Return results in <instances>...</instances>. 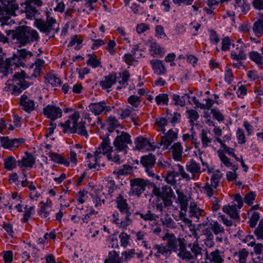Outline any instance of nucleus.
<instances>
[{"instance_id":"f257e3e1","label":"nucleus","mask_w":263,"mask_h":263,"mask_svg":"<svg viewBox=\"0 0 263 263\" xmlns=\"http://www.w3.org/2000/svg\"><path fill=\"white\" fill-rule=\"evenodd\" d=\"M7 36H10L14 44L18 47L26 46L33 42L38 41L40 37L38 32L27 26H19L15 29L5 31Z\"/></svg>"},{"instance_id":"f03ea898","label":"nucleus","mask_w":263,"mask_h":263,"mask_svg":"<svg viewBox=\"0 0 263 263\" xmlns=\"http://www.w3.org/2000/svg\"><path fill=\"white\" fill-rule=\"evenodd\" d=\"M18 5L14 2L8 0H0V23L1 25H8L13 21L12 16H16L15 11L18 9Z\"/></svg>"},{"instance_id":"7ed1b4c3","label":"nucleus","mask_w":263,"mask_h":263,"mask_svg":"<svg viewBox=\"0 0 263 263\" xmlns=\"http://www.w3.org/2000/svg\"><path fill=\"white\" fill-rule=\"evenodd\" d=\"M107 127L108 132L106 134V137L102 139L100 147L95 152V161L97 162L98 159V155L100 154H105L112 149V147L109 145L110 139L109 138V133L112 132L116 128L120 126L118 120L114 117H109L107 120Z\"/></svg>"},{"instance_id":"20e7f679","label":"nucleus","mask_w":263,"mask_h":263,"mask_svg":"<svg viewBox=\"0 0 263 263\" xmlns=\"http://www.w3.org/2000/svg\"><path fill=\"white\" fill-rule=\"evenodd\" d=\"M41 71V69L35 68L33 73L31 76H27L24 71H22L20 73H15L13 76V81L15 84L10 86L12 88L13 93L18 94L22 92L23 90L27 88L31 83L25 81V79H30L32 77L37 78L40 76Z\"/></svg>"},{"instance_id":"39448f33","label":"nucleus","mask_w":263,"mask_h":263,"mask_svg":"<svg viewBox=\"0 0 263 263\" xmlns=\"http://www.w3.org/2000/svg\"><path fill=\"white\" fill-rule=\"evenodd\" d=\"M163 240L167 241V247L171 251L177 253V255L180 258L182 253L185 250L186 240L180 236H176L173 233H166L162 237Z\"/></svg>"},{"instance_id":"423d86ee","label":"nucleus","mask_w":263,"mask_h":263,"mask_svg":"<svg viewBox=\"0 0 263 263\" xmlns=\"http://www.w3.org/2000/svg\"><path fill=\"white\" fill-rule=\"evenodd\" d=\"M188 248L190 249L189 251L186 249V246L185 247V250L182 253L180 258L186 261H191V262H193L192 260L202 259L203 249L199 246L197 241L189 243Z\"/></svg>"},{"instance_id":"0eeeda50","label":"nucleus","mask_w":263,"mask_h":263,"mask_svg":"<svg viewBox=\"0 0 263 263\" xmlns=\"http://www.w3.org/2000/svg\"><path fill=\"white\" fill-rule=\"evenodd\" d=\"M152 193L157 197L158 201H159V198L163 200L165 207L172 205L173 203L172 198L175 197L171 187L167 185L160 189L154 184Z\"/></svg>"},{"instance_id":"6e6552de","label":"nucleus","mask_w":263,"mask_h":263,"mask_svg":"<svg viewBox=\"0 0 263 263\" xmlns=\"http://www.w3.org/2000/svg\"><path fill=\"white\" fill-rule=\"evenodd\" d=\"M80 118V114L78 111H75L70 116V119L72 121V127L70 128V133L71 134L77 133L79 135L87 137L88 133L85 127V122L81 121L77 123Z\"/></svg>"},{"instance_id":"1a4fd4ad","label":"nucleus","mask_w":263,"mask_h":263,"mask_svg":"<svg viewBox=\"0 0 263 263\" xmlns=\"http://www.w3.org/2000/svg\"><path fill=\"white\" fill-rule=\"evenodd\" d=\"M47 20L44 21L42 19H35L34 22L35 26L41 32L45 33L47 34H49L52 30L55 29V32L59 31V27L54 29V25L57 24V22L55 19L52 17H49L47 14Z\"/></svg>"},{"instance_id":"9d476101","label":"nucleus","mask_w":263,"mask_h":263,"mask_svg":"<svg viewBox=\"0 0 263 263\" xmlns=\"http://www.w3.org/2000/svg\"><path fill=\"white\" fill-rule=\"evenodd\" d=\"M116 202L117 203V208L120 210V212L122 213L126 214L125 217V221H122L121 222V227L123 228H126L132 221V219L130 218L131 213L129 211L126 199H124L122 195L119 194L117 198Z\"/></svg>"},{"instance_id":"9b49d317","label":"nucleus","mask_w":263,"mask_h":263,"mask_svg":"<svg viewBox=\"0 0 263 263\" xmlns=\"http://www.w3.org/2000/svg\"><path fill=\"white\" fill-rule=\"evenodd\" d=\"M32 55V53L26 49L17 50L16 52L13 54V57L10 60V64L11 65H15L17 67L20 66H24L25 65L24 62L26 60Z\"/></svg>"},{"instance_id":"f8f14e48","label":"nucleus","mask_w":263,"mask_h":263,"mask_svg":"<svg viewBox=\"0 0 263 263\" xmlns=\"http://www.w3.org/2000/svg\"><path fill=\"white\" fill-rule=\"evenodd\" d=\"M118 135L116 137L114 145L115 147L119 151H121L127 148V145L132 143L130 136L126 132H120L116 130Z\"/></svg>"},{"instance_id":"ddd939ff","label":"nucleus","mask_w":263,"mask_h":263,"mask_svg":"<svg viewBox=\"0 0 263 263\" xmlns=\"http://www.w3.org/2000/svg\"><path fill=\"white\" fill-rule=\"evenodd\" d=\"M140 161L148 176L152 177H155L156 171L154 168L156 162L155 156L152 154L144 155L141 157Z\"/></svg>"},{"instance_id":"4468645a","label":"nucleus","mask_w":263,"mask_h":263,"mask_svg":"<svg viewBox=\"0 0 263 263\" xmlns=\"http://www.w3.org/2000/svg\"><path fill=\"white\" fill-rule=\"evenodd\" d=\"M88 108L89 110L95 115H99L103 112L106 113L111 110V107L107 105V103L105 101L91 103L88 106Z\"/></svg>"},{"instance_id":"2eb2a0df","label":"nucleus","mask_w":263,"mask_h":263,"mask_svg":"<svg viewBox=\"0 0 263 263\" xmlns=\"http://www.w3.org/2000/svg\"><path fill=\"white\" fill-rule=\"evenodd\" d=\"M147 185V181L137 178L131 180L132 192L135 195L139 196L145 190V186Z\"/></svg>"},{"instance_id":"dca6fc26","label":"nucleus","mask_w":263,"mask_h":263,"mask_svg":"<svg viewBox=\"0 0 263 263\" xmlns=\"http://www.w3.org/2000/svg\"><path fill=\"white\" fill-rule=\"evenodd\" d=\"M44 114L51 120H55L61 118L62 115L61 109L53 105H48L43 109Z\"/></svg>"},{"instance_id":"f3484780","label":"nucleus","mask_w":263,"mask_h":263,"mask_svg":"<svg viewBox=\"0 0 263 263\" xmlns=\"http://www.w3.org/2000/svg\"><path fill=\"white\" fill-rule=\"evenodd\" d=\"M188 214L189 216L195 221H198L200 217H203L205 215L204 211L197 207L194 202L191 203Z\"/></svg>"},{"instance_id":"a211bd4d","label":"nucleus","mask_w":263,"mask_h":263,"mask_svg":"<svg viewBox=\"0 0 263 263\" xmlns=\"http://www.w3.org/2000/svg\"><path fill=\"white\" fill-rule=\"evenodd\" d=\"M177 138V133L170 129L166 135L162 137L160 144L163 146V149H166Z\"/></svg>"},{"instance_id":"6ab92c4d","label":"nucleus","mask_w":263,"mask_h":263,"mask_svg":"<svg viewBox=\"0 0 263 263\" xmlns=\"http://www.w3.org/2000/svg\"><path fill=\"white\" fill-rule=\"evenodd\" d=\"M20 104L22 106V109L28 113H30L35 109L34 101L30 99L26 95L21 96Z\"/></svg>"},{"instance_id":"aec40b11","label":"nucleus","mask_w":263,"mask_h":263,"mask_svg":"<svg viewBox=\"0 0 263 263\" xmlns=\"http://www.w3.org/2000/svg\"><path fill=\"white\" fill-rule=\"evenodd\" d=\"M18 165L20 167H29L31 168L35 162V157L30 153L25 152V156L21 160H18Z\"/></svg>"},{"instance_id":"412c9836","label":"nucleus","mask_w":263,"mask_h":263,"mask_svg":"<svg viewBox=\"0 0 263 263\" xmlns=\"http://www.w3.org/2000/svg\"><path fill=\"white\" fill-rule=\"evenodd\" d=\"M104 80L100 82V85L103 89L111 87L117 81V76L115 72H112L106 76Z\"/></svg>"},{"instance_id":"4be33fe9","label":"nucleus","mask_w":263,"mask_h":263,"mask_svg":"<svg viewBox=\"0 0 263 263\" xmlns=\"http://www.w3.org/2000/svg\"><path fill=\"white\" fill-rule=\"evenodd\" d=\"M219 181L211 179V184L207 182L203 187L208 196L211 197L214 194V189H216L219 185Z\"/></svg>"},{"instance_id":"5701e85b","label":"nucleus","mask_w":263,"mask_h":263,"mask_svg":"<svg viewBox=\"0 0 263 263\" xmlns=\"http://www.w3.org/2000/svg\"><path fill=\"white\" fill-rule=\"evenodd\" d=\"M220 254L219 250L216 249L215 251L211 252L209 255L206 252V256L207 258L212 263H222L223 261V259Z\"/></svg>"},{"instance_id":"b1692460","label":"nucleus","mask_w":263,"mask_h":263,"mask_svg":"<svg viewBox=\"0 0 263 263\" xmlns=\"http://www.w3.org/2000/svg\"><path fill=\"white\" fill-rule=\"evenodd\" d=\"M150 63L152 65L155 73L161 75L165 72L166 69L160 60H153L151 61Z\"/></svg>"},{"instance_id":"393cba45","label":"nucleus","mask_w":263,"mask_h":263,"mask_svg":"<svg viewBox=\"0 0 263 263\" xmlns=\"http://www.w3.org/2000/svg\"><path fill=\"white\" fill-rule=\"evenodd\" d=\"M171 149L173 155V158L176 161H180L182 159V147L181 143L177 142L172 147Z\"/></svg>"},{"instance_id":"a878e982","label":"nucleus","mask_w":263,"mask_h":263,"mask_svg":"<svg viewBox=\"0 0 263 263\" xmlns=\"http://www.w3.org/2000/svg\"><path fill=\"white\" fill-rule=\"evenodd\" d=\"M176 193L177 194L178 201L180 204L181 210L186 212L189 204V200L187 197L182 191L179 190H177Z\"/></svg>"},{"instance_id":"bb28decb","label":"nucleus","mask_w":263,"mask_h":263,"mask_svg":"<svg viewBox=\"0 0 263 263\" xmlns=\"http://www.w3.org/2000/svg\"><path fill=\"white\" fill-rule=\"evenodd\" d=\"M186 169L187 171L194 174L192 178L195 177V174L201 172L200 165L193 159L187 163Z\"/></svg>"},{"instance_id":"cd10ccee","label":"nucleus","mask_w":263,"mask_h":263,"mask_svg":"<svg viewBox=\"0 0 263 263\" xmlns=\"http://www.w3.org/2000/svg\"><path fill=\"white\" fill-rule=\"evenodd\" d=\"M104 263H123L121 257L115 251L109 252L108 257L104 260Z\"/></svg>"},{"instance_id":"c85d7f7f","label":"nucleus","mask_w":263,"mask_h":263,"mask_svg":"<svg viewBox=\"0 0 263 263\" xmlns=\"http://www.w3.org/2000/svg\"><path fill=\"white\" fill-rule=\"evenodd\" d=\"M160 221L163 225L168 228H175V222L172 218L167 214L165 213L163 216L160 218Z\"/></svg>"},{"instance_id":"c756f323","label":"nucleus","mask_w":263,"mask_h":263,"mask_svg":"<svg viewBox=\"0 0 263 263\" xmlns=\"http://www.w3.org/2000/svg\"><path fill=\"white\" fill-rule=\"evenodd\" d=\"M45 82L49 83L52 86H57L61 84V80L54 74L48 73L45 77Z\"/></svg>"},{"instance_id":"7c9ffc66","label":"nucleus","mask_w":263,"mask_h":263,"mask_svg":"<svg viewBox=\"0 0 263 263\" xmlns=\"http://www.w3.org/2000/svg\"><path fill=\"white\" fill-rule=\"evenodd\" d=\"M250 58L261 68H262L263 58L256 51H251L249 53Z\"/></svg>"},{"instance_id":"2f4dec72","label":"nucleus","mask_w":263,"mask_h":263,"mask_svg":"<svg viewBox=\"0 0 263 263\" xmlns=\"http://www.w3.org/2000/svg\"><path fill=\"white\" fill-rule=\"evenodd\" d=\"M136 147L135 148L138 150H140L146 145L149 144L148 140L142 137H138L136 138L135 141Z\"/></svg>"},{"instance_id":"473e14b6","label":"nucleus","mask_w":263,"mask_h":263,"mask_svg":"<svg viewBox=\"0 0 263 263\" xmlns=\"http://www.w3.org/2000/svg\"><path fill=\"white\" fill-rule=\"evenodd\" d=\"M136 214L139 215L140 217L145 221L155 220L158 218V216L157 215L152 213L150 210L147 211L146 213L136 212Z\"/></svg>"},{"instance_id":"72a5a7b5","label":"nucleus","mask_w":263,"mask_h":263,"mask_svg":"<svg viewBox=\"0 0 263 263\" xmlns=\"http://www.w3.org/2000/svg\"><path fill=\"white\" fill-rule=\"evenodd\" d=\"M16 161L13 156H9L5 159V168L9 171H12L16 166Z\"/></svg>"},{"instance_id":"f704fd0d","label":"nucleus","mask_w":263,"mask_h":263,"mask_svg":"<svg viewBox=\"0 0 263 263\" xmlns=\"http://www.w3.org/2000/svg\"><path fill=\"white\" fill-rule=\"evenodd\" d=\"M190 97L187 94H184L181 98L179 95L173 94V99L175 102V105H179L181 106H183L185 105V99H189Z\"/></svg>"},{"instance_id":"c9c22d12","label":"nucleus","mask_w":263,"mask_h":263,"mask_svg":"<svg viewBox=\"0 0 263 263\" xmlns=\"http://www.w3.org/2000/svg\"><path fill=\"white\" fill-rule=\"evenodd\" d=\"M254 32L259 37L263 33V21L258 20L253 25Z\"/></svg>"},{"instance_id":"e433bc0d","label":"nucleus","mask_w":263,"mask_h":263,"mask_svg":"<svg viewBox=\"0 0 263 263\" xmlns=\"http://www.w3.org/2000/svg\"><path fill=\"white\" fill-rule=\"evenodd\" d=\"M223 211L224 212L227 213L233 219H237L239 218L237 210L232 206H223Z\"/></svg>"},{"instance_id":"4c0bfd02","label":"nucleus","mask_w":263,"mask_h":263,"mask_svg":"<svg viewBox=\"0 0 263 263\" xmlns=\"http://www.w3.org/2000/svg\"><path fill=\"white\" fill-rule=\"evenodd\" d=\"M178 176V173L174 171L169 172L166 175L165 180L167 183L175 185L176 183V177Z\"/></svg>"},{"instance_id":"58836bf2","label":"nucleus","mask_w":263,"mask_h":263,"mask_svg":"<svg viewBox=\"0 0 263 263\" xmlns=\"http://www.w3.org/2000/svg\"><path fill=\"white\" fill-rule=\"evenodd\" d=\"M237 50H238V52H232L231 57L237 61L245 60L246 54L244 53L243 48L241 47L239 49L237 48Z\"/></svg>"},{"instance_id":"ea45409f","label":"nucleus","mask_w":263,"mask_h":263,"mask_svg":"<svg viewBox=\"0 0 263 263\" xmlns=\"http://www.w3.org/2000/svg\"><path fill=\"white\" fill-rule=\"evenodd\" d=\"M210 226L211 230L216 235L224 232L223 228L217 221H212L210 223Z\"/></svg>"},{"instance_id":"a19ab883","label":"nucleus","mask_w":263,"mask_h":263,"mask_svg":"<svg viewBox=\"0 0 263 263\" xmlns=\"http://www.w3.org/2000/svg\"><path fill=\"white\" fill-rule=\"evenodd\" d=\"M119 238H120L121 246L125 248L129 244V239L130 238L129 235H127L124 232H122L119 235Z\"/></svg>"},{"instance_id":"79ce46f5","label":"nucleus","mask_w":263,"mask_h":263,"mask_svg":"<svg viewBox=\"0 0 263 263\" xmlns=\"http://www.w3.org/2000/svg\"><path fill=\"white\" fill-rule=\"evenodd\" d=\"M254 234L256 236L257 239H263V219L259 221L257 227L254 231Z\"/></svg>"},{"instance_id":"37998d69","label":"nucleus","mask_w":263,"mask_h":263,"mask_svg":"<svg viewBox=\"0 0 263 263\" xmlns=\"http://www.w3.org/2000/svg\"><path fill=\"white\" fill-rule=\"evenodd\" d=\"M151 50L152 52H154L153 54H163L164 52V49L161 48L160 45H159L156 42H153L151 44Z\"/></svg>"},{"instance_id":"c03bdc74","label":"nucleus","mask_w":263,"mask_h":263,"mask_svg":"<svg viewBox=\"0 0 263 263\" xmlns=\"http://www.w3.org/2000/svg\"><path fill=\"white\" fill-rule=\"evenodd\" d=\"M260 218L259 214L258 212H254L251 215L249 221L250 226L251 228H255L257 221Z\"/></svg>"},{"instance_id":"a18cd8bd","label":"nucleus","mask_w":263,"mask_h":263,"mask_svg":"<svg viewBox=\"0 0 263 263\" xmlns=\"http://www.w3.org/2000/svg\"><path fill=\"white\" fill-rule=\"evenodd\" d=\"M201 138L202 145L204 147H207L209 144L211 142L212 139L208 137L206 132L205 130H202L201 133Z\"/></svg>"},{"instance_id":"49530a36","label":"nucleus","mask_w":263,"mask_h":263,"mask_svg":"<svg viewBox=\"0 0 263 263\" xmlns=\"http://www.w3.org/2000/svg\"><path fill=\"white\" fill-rule=\"evenodd\" d=\"M153 250H157V253L161 254H164L168 253L170 252V250H168V248L163 246H160L158 245H156L154 246Z\"/></svg>"},{"instance_id":"de8ad7c7","label":"nucleus","mask_w":263,"mask_h":263,"mask_svg":"<svg viewBox=\"0 0 263 263\" xmlns=\"http://www.w3.org/2000/svg\"><path fill=\"white\" fill-rule=\"evenodd\" d=\"M156 101L158 104L167 103L168 101V95L166 93L160 94L156 97Z\"/></svg>"},{"instance_id":"09e8293b","label":"nucleus","mask_w":263,"mask_h":263,"mask_svg":"<svg viewBox=\"0 0 263 263\" xmlns=\"http://www.w3.org/2000/svg\"><path fill=\"white\" fill-rule=\"evenodd\" d=\"M132 170V167L130 165H123V168L117 170L116 172L118 175H124L129 173Z\"/></svg>"},{"instance_id":"8fccbe9b","label":"nucleus","mask_w":263,"mask_h":263,"mask_svg":"<svg viewBox=\"0 0 263 263\" xmlns=\"http://www.w3.org/2000/svg\"><path fill=\"white\" fill-rule=\"evenodd\" d=\"M128 102L133 107H137L140 103L139 97L135 95L131 96L129 97Z\"/></svg>"},{"instance_id":"3c124183","label":"nucleus","mask_w":263,"mask_h":263,"mask_svg":"<svg viewBox=\"0 0 263 263\" xmlns=\"http://www.w3.org/2000/svg\"><path fill=\"white\" fill-rule=\"evenodd\" d=\"M255 194L254 192H251L245 195L243 201L250 205L252 203V201L255 199Z\"/></svg>"},{"instance_id":"603ef678","label":"nucleus","mask_w":263,"mask_h":263,"mask_svg":"<svg viewBox=\"0 0 263 263\" xmlns=\"http://www.w3.org/2000/svg\"><path fill=\"white\" fill-rule=\"evenodd\" d=\"M231 45V40L228 36L224 37L222 40L221 49L223 51H227L229 50Z\"/></svg>"},{"instance_id":"864d4df0","label":"nucleus","mask_w":263,"mask_h":263,"mask_svg":"<svg viewBox=\"0 0 263 263\" xmlns=\"http://www.w3.org/2000/svg\"><path fill=\"white\" fill-rule=\"evenodd\" d=\"M236 136L239 143L243 144L246 142L245 136L242 129L238 128L237 131Z\"/></svg>"},{"instance_id":"5fc2aeb1","label":"nucleus","mask_w":263,"mask_h":263,"mask_svg":"<svg viewBox=\"0 0 263 263\" xmlns=\"http://www.w3.org/2000/svg\"><path fill=\"white\" fill-rule=\"evenodd\" d=\"M156 124L161 128V130L164 133L165 131L164 127L167 124V119L164 118H160L159 119H157L156 121Z\"/></svg>"},{"instance_id":"6e6d98bb","label":"nucleus","mask_w":263,"mask_h":263,"mask_svg":"<svg viewBox=\"0 0 263 263\" xmlns=\"http://www.w3.org/2000/svg\"><path fill=\"white\" fill-rule=\"evenodd\" d=\"M211 113L213 114L214 119L218 121H222L224 120V117L222 114L218 110L215 109H211Z\"/></svg>"},{"instance_id":"4d7b16f0","label":"nucleus","mask_w":263,"mask_h":263,"mask_svg":"<svg viewBox=\"0 0 263 263\" xmlns=\"http://www.w3.org/2000/svg\"><path fill=\"white\" fill-rule=\"evenodd\" d=\"M87 64L90 65L93 68H96L100 65L101 62L96 58L91 57L87 60Z\"/></svg>"},{"instance_id":"13d9d810","label":"nucleus","mask_w":263,"mask_h":263,"mask_svg":"<svg viewBox=\"0 0 263 263\" xmlns=\"http://www.w3.org/2000/svg\"><path fill=\"white\" fill-rule=\"evenodd\" d=\"M111 151H112V149L108 153L105 154H107V159L109 160L114 161L115 163H120V158L119 155L115 154L114 156H112V154L110 153Z\"/></svg>"},{"instance_id":"bf43d9fd","label":"nucleus","mask_w":263,"mask_h":263,"mask_svg":"<svg viewBox=\"0 0 263 263\" xmlns=\"http://www.w3.org/2000/svg\"><path fill=\"white\" fill-rule=\"evenodd\" d=\"M41 203L43 204L41 208L39 210L38 213L40 215L43 214L44 218H47L49 213V211L48 210V206L44 204L43 202H41Z\"/></svg>"},{"instance_id":"052dcab7","label":"nucleus","mask_w":263,"mask_h":263,"mask_svg":"<svg viewBox=\"0 0 263 263\" xmlns=\"http://www.w3.org/2000/svg\"><path fill=\"white\" fill-rule=\"evenodd\" d=\"M177 166L178 167V171L176 172V173H178V175H181L183 178L185 179L186 180H190L191 178L189 175L184 172L183 166L179 164H178Z\"/></svg>"},{"instance_id":"680f3d73","label":"nucleus","mask_w":263,"mask_h":263,"mask_svg":"<svg viewBox=\"0 0 263 263\" xmlns=\"http://www.w3.org/2000/svg\"><path fill=\"white\" fill-rule=\"evenodd\" d=\"M4 259L5 263H11L13 260V253L11 251H8L4 254Z\"/></svg>"},{"instance_id":"e2e57ef3","label":"nucleus","mask_w":263,"mask_h":263,"mask_svg":"<svg viewBox=\"0 0 263 263\" xmlns=\"http://www.w3.org/2000/svg\"><path fill=\"white\" fill-rule=\"evenodd\" d=\"M180 114L177 112H174L173 114V117L170 120V122L172 124L173 126L179 123L180 121Z\"/></svg>"},{"instance_id":"0e129e2a","label":"nucleus","mask_w":263,"mask_h":263,"mask_svg":"<svg viewBox=\"0 0 263 263\" xmlns=\"http://www.w3.org/2000/svg\"><path fill=\"white\" fill-rule=\"evenodd\" d=\"M2 145L6 148L11 147V139L8 137H3L1 138Z\"/></svg>"},{"instance_id":"69168bd1","label":"nucleus","mask_w":263,"mask_h":263,"mask_svg":"<svg viewBox=\"0 0 263 263\" xmlns=\"http://www.w3.org/2000/svg\"><path fill=\"white\" fill-rule=\"evenodd\" d=\"M219 156L221 161L227 167H230L232 165V163L230 161V159L227 157L224 154H219Z\"/></svg>"},{"instance_id":"338daca9","label":"nucleus","mask_w":263,"mask_h":263,"mask_svg":"<svg viewBox=\"0 0 263 263\" xmlns=\"http://www.w3.org/2000/svg\"><path fill=\"white\" fill-rule=\"evenodd\" d=\"M156 36L160 38H162L163 36H165L163 28L161 25H158L156 26Z\"/></svg>"},{"instance_id":"774afa93","label":"nucleus","mask_w":263,"mask_h":263,"mask_svg":"<svg viewBox=\"0 0 263 263\" xmlns=\"http://www.w3.org/2000/svg\"><path fill=\"white\" fill-rule=\"evenodd\" d=\"M253 6L258 10H263V0H254Z\"/></svg>"}]
</instances>
